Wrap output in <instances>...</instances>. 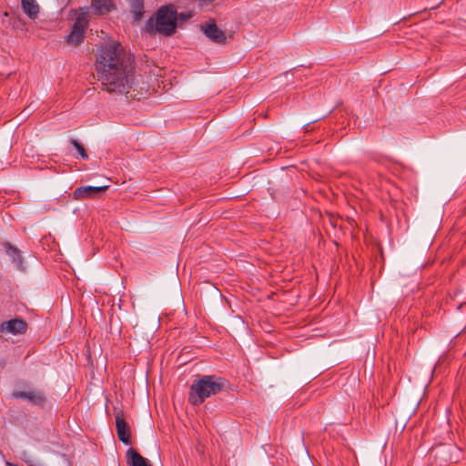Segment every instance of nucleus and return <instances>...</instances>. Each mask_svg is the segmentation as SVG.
I'll list each match as a JSON object with an SVG mask.
<instances>
[{"mask_svg":"<svg viewBox=\"0 0 466 466\" xmlns=\"http://www.w3.org/2000/svg\"><path fill=\"white\" fill-rule=\"evenodd\" d=\"M98 80L109 93L127 94L134 83V72L129 55L119 43L102 46L96 57Z\"/></svg>","mask_w":466,"mask_h":466,"instance_id":"1","label":"nucleus"},{"mask_svg":"<svg viewBox=\"0 0 466 466\" xmlns=\"http://www.w3.org/2000/svg\"><path fill=\"white\" fill-rule=\"evenodd\" d=\"M228 389V381L216 375H202L191 384L188 391V401L191 405L199 406L208 398L215 396Z\"/></svg>","mask_w":466,"mask_h":466,"instance_id":"2","label":"nucleus"},{"mask_svg":"<svg viewBox=\"0 0 466 466\" xmlns=\"http://www.w3.org/2000/svg\"><path fill=\"white\" fill-rule=\"evenodd\" d=\"M177 26V11L173 5L161 6L156 13V18L151 17L146 24L147 32H157L166 36L172 35Z\"/></svg>","mask_w":466,"mask_h":466,"instance_id":"3","label":"nucleus"},{"mask_svg":"<svg viewBox=\"0 0 466 466\" xmlns=\"http://www.w3.org/2000/svg\"><path fill=\"white\" fill-rule=\"evenodd\" d=\"M81 14L76 17L70 34L66 37V42L74 46H78L83 42L86 28L88 25L87 15L89 8H80Z\"/></svg>","mask_w":466,"mask_h":466,"instance_id":"4","label":"nucleus"},{"mask_svg":"<svg viewBox=\"0 0 466 466\" xmlns=\"http://www.w3.org/2000/svg\"><path fill=\"white\" fill-rule=\"evenodd\" d=\"M28 329V323L22 318H15L0 323V332L3 334L24 335Z\"/></svg>","mask_w":466,"mask_h":466,"instance_id":"5","label":"nucleus"},{"mask_svg":"<svg viewBox=\"0 0 466 466\" xmlns=\"http://www.w3.org/2000/svg\"><path fill=\"white\" fill-rule=\"evenodd\" d=\"M201 30L213 43L225 45L227 43L226 33L219 29L214 20L201 24Z\"/></svg>","mask_w":466,"mask_h":466,"instance_id":"6","label":"nucleus"},{"mask_svg":"<svg viewBox=\"0 0 466 466\" xmlns=\"http://www.w3.org/2000/svg\"><path fill=\"white\" fill-rule=\"evenodd\" d=\"M116 427L119 441L124 444H130V428L126 421L124 412L119 410L116 414Z\"/></svg>","mask_w":466,"mask_h":466,"instance_id":"7","label":"nucleus"},{"mask_svg":"<svg viewBox=\"0 0 466 466\" xmlns=\"http://www.w3.org/2000/svg\"><path fill=\"white\" fill-rule=\"evenodd\" d=\"M109 187L108 186H101V187H93V186H84L76 188L74 191V198L75 199H85V198H94L98 194L106 191Z\"/></svg>","mask_w":466,"mask_h":466,"instance_id":"8","label":"nucleus"},{"mask_svg":"<svg viewBox=\"0 0 466 466\" xmlns=\"http://www.w3.org/2000/svg\"><path fill=\"white\" fill-rule=\"evenodd\" d=\"M128 466H152L147 459L144 458L137 450L129 448L127 451Z\"/></svg>","mask_w":466,"mask_h":466,"instance_id":"9","label":"nucleus"},{"mask_svg":"<svg viewBox=\"0 0 466 466\" xmlns=\"http://www.w3.org/2000/svg\"><path fill=\"white\" fill-rule=\"evenodd\" d=\"M14 396L15 398H19V399H23V400H26L35 405H43L45 403V396L39 392V391H35V390H31V391H25V390H22V391H17L14 394Z\"/></svg>","mask_w":466,"mask_h":466,"instance_id":"10","label":"nucleus"},{"mask_svg":"<svg viewBox=\"0 0 466 466\" xmlns=\"http://www.w3.org/2000/svg\"><path fill=\"white\" fill-rule=\"evenodd\" d=\"M3 247L6 254L12 258V261L17 266L19 269L23 268V258L21 251L10 242H5Z\"/></svg>","mask_w":466,"mask_h":466,"instance_id":"11","label":"nucleus"},{"mask_svg":"<svg viewBox=\"0 0 466 466\" xmlns=\"http://www.w3.org/2000/svg\"><path fill=\"white\" fill-rule=\"evenodd\" d=\"M113 7L112 0H93L91 3V8L100 15L109 13Z\"/></svg>","mask_w":466,"mask_h":466,"instance_id":"12","label":"nucleus"},{"mask_svg":"<svg viewBox=\"0 0 466 466\" xmlns=\"http://www.w3.org/2000/svg\"><path fill=\"white\" fill-rule=\"evenodd\" d=\"M22 9L31 19H35L39 14V5L35 0H21Z\"/></svg>","mask_w":466,"mask_h":466,"instance_id":"13","label":"nucleus"},{"mask_svg":"<svg viewBox=\"0 0 466 466\" xmlns=\"http://www.w3.org/2000/svg\"><path fill=\"white\" fill-rule=\"evenodd\" d=\"M130 9L136 21H140L144 15V1L143 0H129Z\"/></svg>","mask_w":466,"mask_h":466,"instance_id":"14","label":"nucleus"},{"mask_svg":"<svg viewBox=\"0 0 466 466\" xmlns=\"http://www.w3.org/2000/svg\"><path fill=\"white\" fill-rule=\"evenodd\" d=\"M70 143L77 150V152L79 153L81 158H83V159H87L88 158V155H87L84 146L81 143H79L76 139H74V138H72L70 140Z\"/></svg>","mask_w":466,"mask_h":466,"instance_id":"15","label":"nucleus"},{"mask_svg":"<svg viewBox=\"0 0 466 466\" xmlns=\"http://www.w3.org/2000/svg\"><path fill=\"white\" fill-rule=\"evenodd\" d=\"M192 17L191 12L177 13V23H184Z\"/></svg>","mask_w":466,"mask_h":466,"instance_id":"16","label":"nucleus"},{"mask_svg":"<svg viewBox=\"0 0 466 466\" xmlns=\"http://www.w3.org/2000/svg\"><path fill=\"white\" fill-rule=\"evenodd\" d=\"M6 466H17V465L15 463H12V462H6Z\"/></svg>","mask_w":466,"mask_h":466,"instance_id":"17","label":"nucleus"}]
</instances>
